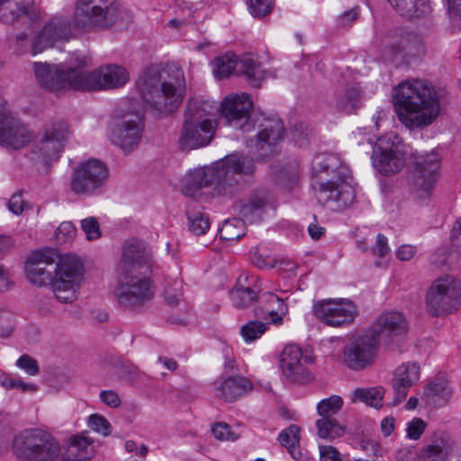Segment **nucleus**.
Segmentation results:
<instances>
[{"label":"nucleus","instance_id":"f257e3e1","mask_svg":"<svg viewBox=\"0 0 461 461\" xmlns=\"http://www.w3.org/2000/svg\"><path fill=\"white\" fill-rule=\"evenodd\" d=\"M89 58L73 54L68 64L52 65L35 62L34 74L41 86L51 91L75 89L81 91H100L123 86L129 80L127 69L119 65L102 66L91 72H84Z\"/></svg>","mask_w":461,"mask_h":461},{"label":"nucleus","instance_id":"f03ea898","mask_svg":"<svg viewBox=\"0 0 461 461\" xmlns=\"http://www.w3.org/2000/svg\"><path fill=\"white\" fill-rule=\"evenodd\" d=\"M152 252L145 243L140 240L125 243L119 266L120 274L113 290L120 307L136 312L152 299Z\"/></svg>","mask_w":461,"mask_h":461},{"label":"nucleus","instance_id":"7ed1b4c3","mask_svg":"<svg viewBox=\"0 0 461 461\" xmlns=\"http://www.w3.org/2000/svg\"><path fill=\"white\" fill-rule=\"evenodd\" d=\"M226 124L236 130L249 131L258 126V132L246 141V146L258 158L272 155L285 135L284 122L276 117L252 116L253 102L249 94L230 95L219 105Z\"/></svg>","mask_w":461,"mask_h":461},{"label":"nucleus","instance_id":"20e7f679","mask_svg":"<svg viewBox=\"0 0 461 461\" xmlns=\"http://www.w3.org/2000/svg\"><path fill=\"white\" fill-rule=\"evenodd\" d=\"M58 254L54 249H41L32 253L25 264L28 280L38 287L51 285L56 298L69 303L77 298L84 276L83 264L74 255H66L55 265Z\"/></svg>","mask_w":461,"mask_h":461},{"label":"nucleus","instance_id":"39448f33","mask_svg":"<svg viewBox=\"0 0 461 461\" xmlns=\"http://www.w3.org/2000/svg\"><path fill=\"white\" fill-rule=\"evenodd\" d=\"M255 169L252 158L238 153L227 155L210 167L189 171L183 179L182 190L185 195L194 197L203 187H210L218 195L232 197L244 177L253 175Z\"/></svg>","mask_w":461,"mask_h":461},{"label":"nucleus","instance_id":"423d86ee","mask_svg":"<svg viewBox=\"0 0 461 461\" xmlns=\"http://www.w3.org/2000/svg\"><path fill=\"white\" fill-rule=\"evenodd\" d=\"M394 106L399 121L410 130L432 125L441 111V95L428 80L411 79L393 89Z\"/></svg>","mask_w":461,"mask_h":461},{"label":"nucleus","instance_id":"0eeeda50","mask_svg":"<svg viewBox=\"0 0 461 461\" xmlns=\"http://www.w3.org/2000/svg\"><path fill=\"white\" fill-rule=\"evenodd\" d=\"M141 100L158 113H171L184 98L185 79L181 67L175 62L148 68L137 81Z\"/></svg>","mask_w":461,"mask_h":461},{"label":"nucleus","instance_id":"6e6552de","mask_svg":"<svg viewBox=\"0 0 461 461\" xmlns=\"http://www.w3.org/2000/svg\"><path fill=\"white\" fill-rule=\"evenodd\" d=\"M312 186L320 202L342 211L356 199L352 176L333 154H319L312 162Z\"/></svg>","mask_w":461,"mask_h":461},{"label":"nucleus","instance_id":"1a4fd4ad","mask_svg":"<svg viewBox=\"0 0 461 461\" xmlns=\"http://www.w3.org/2000/svg\"><path fill=\"white\" fill-rule=\"evenodd\" d=\"M218 104L211 100L192 99L185 112V122L179 138L182 150H191L208 145L213 139Z\"/></svg>","mask_w":461,"mask_h":461},{"label":"nucleus","instance_id":"9d476101","mask_svg":"<svg viewBox=\"0 0 461 461\" xmlns=\"http://www.w3.org/2000/svg\"><path fill=\"white\" fill-rule=\"evenodd\" d=\"M13 452L21 461H54L59 456L61 448L50 432L31 429L14 437Z\"/></svg>","mask_w":461,"mask_h":461},{"label":"nucleus","instance_id":"9b49d317","mask_svg":"<svg viewBox=\"0 0 461 461\" xmlns=\"http://www.w3.org/2000/svg\"><path fill=\"white\" fill-rule=\"evenodd\" d=\"M118 16L115 0H77L74 25L85 32L109 28L116 23Z\"/></svg>","mask_w":461,"mask_h":461},{"label":"nucleus","instance_id":"f8f14e48","mask_svg":"<svg viewBox=\"0 0 461 461\" xmlns=\"http://www.w3.org/2000/svg\"><path fill=\"white\" fill-rule=\"evenodd\" d=\"M410 192L413 199L426 203L439 176L440 161L437 153L412 154Z\"/></svg>","mask_w":461,"mask_h":461},{"label":"nucleus","instance_id":"ddd939ff","mask_svg":"<svg viewBox=\"0 0 461 461\" xmlns=\"http://www.w3.org/2000/svg\"><path fill=\"white\" fill-rule=\"evenodd\" d=\"M144 129L143 114L122 105L110 127V140L124 153H130L140 144Z\"/></svg>","mask_w":461,"mask_h":461},{"label":"nucleus","instance_id":"4468645a","mask_svg":"<svg viewBox=\"0 0 461 461\" xmlns=\"http://www.w3.org/2000/svg\"><path fill=\"white\" fill-rule=\"evenodd\" d=\"M461 283L455 276L446 275L437 278L429 287L425 303L433 316L453 312L460 304Z\"/></svg>","mask_w":461,"mask_h":461},{"label":"nucleus","instance_id":"2eb2a0df","mask_svg":"<svg viewBox=\"0 0 461 461\" xmlns=\"http://www.w3.org/2000/svg\"><path fill=\"white\" fill-rule=\"evenodd\" d=\"M109 176L104 163L90 158L78 164L72 172L69 187L77 195L93 196L100 194Z\"/></svg>","mask_w":461,"mask_h":461},{"label":"nucleus","instance_id":"dca6fc26","mask_svg":"<svg viewBox=\"0 0 461 461\" xmlns=\"http://www.w3.org/2000/svg\"><path fill=\"white\" fill-rule=\"evenodd\" d=\"M378 343V334L375 331L350 337L343 349L345 365L356 371L371 366L376 357Z\"/></svg>","mask_w":461,"mask_h":461},{"label":"nucleus","instance_id":"f3484780","mask_svg":"<svg viewBox=\"0 0 461 461\" xmlns=\"http://www.w3.org/2000/svg\"><path fill=\"white\" fill-rule=\"evenodd\" d=\"M33 137V131L29 126L13 116L6 107L5 98L0 95V145L20 149L28 145Z\"/></svg>","mask_w":461,"mask_h":461},{"label":"nucleus","instance_id":"a211bd4d","mask_svg":"<svg viewBox=\"0 0 461 461\" xmlns=\"http://www.w3.org/2000/svg\"><path fill=\"white\" fill-rule=\"evenodd\" d=\"M69 135V127L65 121H50L43 126L41 135L33 146V152L46 159V162L56 160L63 151Z\"/></svg>","mask_w":461,"mask_h":461},{"label":"nucleus","instance_id":"6ab92c4d","mask_svg":"<svg viewBox=\"0 0 461 461\" xmlns=\"http://www.w3.org/2000/svg\"><path fill=\"white\" fill-rule=\"evenodd\" d=\"M280 363L283 375L291 383L302 384L313 379L310 366L313 365L314 357L303 354L296 345H288L284 348Z\"/></svg>","mask_w":461,"mask_h":461},{"label":"nucleus","instance_id":"aec40b11","mask_svg":"<svg viewBox=\"0 0 461 461\" xmlns=\"http://www.w3.org/2000/svg\"><path fill=\"white\" fill-rule=\"evenodd\" d=\"M314 315L323 323L339 327L351 323L357 314V306L349 300H323L313 306Z\"/></svg>","mask_w":461,"mask_h":461},{"label":"nucleus","instance_id":"412c9836","mask_svg":"<svg viewBox=\"0 0 461 461\" xmlns=\"http://www.w3.org/2000/svg\"><path fill=\"white\" fill-rule=\"evenodd\" d=\"M276 207V199L267 188L260 187L253 190L247 198L238 205L240 217L248 223L260 222L267 210Z\"/></svg>","mask_w":461,"mask_h":461},{"label":"nucleus","instance_id":"4be33fe9","mask_svg":"<svg viewBox=\"0 0 461 461\" xmlns=\"http://www.w3.org/2000/svg\"><path fill=\"white\" fill-rule=\"evenodd\" d=\"M372 159L375 168L385 176L400 172L406 162L403 153L384 137L377 140Z\"/></svg>","mask_w":461,"mask_h":461},{"label":"nucleus","instance_id":"5701e85b","mask_svg":"<svg viewBox=\"0 0 461 461\" xmlns=\"http://www.w3.org/2000/svg\"><path fill=\"white\" fill-rule=\"evenodd\" d=\"M73 37V27L68 18L53 17L40 32L32 45V55L52 47L56 42Z\"/></svg>","mask_w":461,"mask_h":461},{"label":"nucleus","instance_id":"b1692460","mask_svg":"<svg viewBox=\"0 0 461 461\" xmlns=\"http://www.w3.org/2000/svg\"><path fill=\"white\" fill-rule=\"evenodd\" d=\"M420 366L416 363H403L393 373L392 387L393 405H398L407 396L410 388L420 379Z\"/></svg>","mask_w":461,"mask_h":461},{"label":"nucleus","instance_id":"393cba45","mask_svg":"<svg viewBox=\"0 0 461 461\" xmlns=\"http://www.w3.org/2000/svg\"><path fill=\"white\" fill-rule=\"evenodd\" d=\"M288 312V306L285 300L274 293H263L258 297V305L255 309V314L276 326L282 325L284 317Z\"/></svg>","mask_w":461,"mask_h":461},{"label":"nucleus","instance_id":"a878e982","mask_svg":"<svg viewBox=\"0 0 461 461\" xmlns=\"http://www.w3.org/2000/svg\"><path fill=\"white\" fill-rule=\"evenodd\" d=\"M243 284L242 276L238 279L236 286L230 292L231 303L238 309L248 308L255 302L258 303L261 284L258 276H245Z\"/></svg>","mask_w":461,"mask_h":461},{"label":"nucleus","instance_id":"bb28decb","mask_svg":"<svg viewBox=\"0 0 461 461\" xmlns=\"http://www.w3.org/2000/svg\"><path fill=\"white\" fill-rule=\"evenodd\" d=\"M94 454V439L87 432H82L68 439V448L61 461H88Z\"/></svg>","mask_w":461,"mask_h":461},{"label":"nucleus","instance_id":"cd10ccee","mask_svg":"<svg viewBox=\"0 0 461 461\" xmlns=\"http://www.w3.org/2000/svg\"><path fill=\"white\" fill-rule=\"evenodd\" d=\"M406 327L405 319L401 312H388L377 319L375 328L370 331L377 332L379 342L381 336L392 338L405 334Z\"/></svg>","mask_w":461,"mask_h":461},{"label":"nucleus","instance_id":"c85d7f7f","mask_svg":"<svg viewBox=\"0 0 461 461\" xmlns=\"http://www.w3.org/2000/svg\"><path fill=\"white\" fill-rule=\"evenodd\" d=\"M252 389V383L240 375L225 378L217 387L216 396L226 402H234Z\"/></svg>","mask_w":461,"mask_h":461},{"label":"nucleus","instance_id":"c756f323","mask_svg":"<svg viewBox=\"0 0 461 461\" xmlns=\"http://www.w3.org/2000/svg\"><path fill=\"white\" fill-rule=\"evenodd\" d=\"M362 105V90L358 85L347 86L338 93L331 103L333 109L346 114H352Z\"/></svg>","mask_w":461,"mask_h":461},{"label":"nucleus","instance_id":"7c9ffc66","mask_svg":"<svg viewBox=\"0 0 461 461\" xmlns=\"http://www.w3.org/2000/svg\"><path fill=\"white\" fill-rule=\"evenodd\" d=\"M451 450L449 438L440 433L422 447L420 457L422 461H447Z\"/></svg>","mask_w":461,"mask_h":461},{"label":"nucleus","instance_id":"2f4dec72","mask_svg":"<svg viewBox=\"0 0 461 461\" xmlns=\"http://www.w3.org/2000/svg\"><path fill=\"white\" fill-rule=\"evenodd\" d=\"M392 7L402 17L419 18L429 13V0H388Z\"/></svg>","mask_w":461,"mask_h":461},{"label":"nucleus","instance_id":"473e14b6","mask_svg":"<svg viewBox=\"0 0 461 461\" xmlns=\"http://www.w3.org/2000/svg\"><path fill=\"white\" fill-rule=\"evenodd\" d=\"M300 428L297 425H290L279 434L278 440L282 447L287 448L291 456L299 460L302 457V452L299 447Z\"/></svg>","mask_w":461,"mask_h":461},{"label":"nucleus","instance_id":"72a5a7b5","mask_svg":"<svg viewBox=\"0 0 461 461\" xmlns=\"http://www.w3.org/2000/svg\"><path fill=\"white\" fill-rule=\"evenodd\" d=\"M240 64L243 75L246 77L249 83L253 87H259L261 82L267 77V71L261 68L259 63L250 57L242 58Z\"/></svg>","mask_w":461,"mask_h":461},{"label":"nucleus","instance_id":"f704fd0d","mask_svg":"<svg viewBox=\"0 0 461 461\" xmlns=\"http://www.w3.org/2000/svg\"><path fill=\"white\" fill-rule=\"evenodd\" d=\"M318 436L321 438L332 440L341 437L345 432L344 426L334 418H324L316 420Z\"/></svg>","mask_w":461,"mask_h":461},{"label":"nucleus","instance_id":"c9c22d12","mask_svg":"<svg viewBox=\"0 0 461 461\" xmlns=\"http://www.w3.org/2000/svg\"><path fill=\"white\" fill-rule=\"evenodd\" d=\"M237 66V57L233 53L217 57L212 61L213 75L217 79L229 77Z\"/></svg>","mask_w":461,"mask_h":461},{"label":"nucleus","instance_id":"e433bc0d","mask_svg":"<svg viewBox=\"0 0 461 461\" xmlns=\"http://www.w3.org/2000/svg\"><path fill=\"white\" fill-rule=\"evenodd\" d=\"M408 41L404 37L397 40L387 39L383 50V57L391 62H399L404 59L405 50L408 49Z\"/></svg>","mask_w":461,"mask_h":461},{"label":"nucleus","instance_id":"4c0bfd02","mask_svg":"<svg viewBox=\"0 0 461 461\" xmlns=\"http://www.w3.org/2000/svg\"><path fill=\"white\" fill-rule=\"evenodd\" d=\"M246 222L240 218L226 220L221 228L219 229V234L221 240H238L245 235Z\"/></svg>","mask_w":461,"mask_h":461},{"label":"nucleus","instance_id":"58836bf2","mask_svg":"<svg viewBox=\"0 0 461 461\" xmlns=\"http://www.w3.org/2000/svg\"><path fill=\"white\" fill-rule=\"evenodd\" d=\"M26 13V7L18 0H0V21L4 23L11 24Z\"/></svg>","mask_w":461,"mask_h":461},{"label":"nucleus","instance_id":"ea45409f","mask_svg":"<svg viewBox=\"0 0 461 461\" xmlns=\"http://www.w3.org/2000/svg\"><path fill=\"white\" fill-rule=\"evenodd\" d=\"M384 390L382 387L357 388L354 391V401L362 402L371 407H382Z\"/></svg>","mask_w":461,"mask_h":461},{"label":"nucleus","instance_id":"a19ab883","mask_svg":"<svg viewBox=\"0 0 461 461\" xmlns=\"http://www.w3.org/2000/svg\"><path fill=\"white\" fill-rule=\"evenodd\" d=\"M343 406V400L340 396L332 395L329 398L321 400L317 404V412L321 417L332 418L333 415L337 414Z\"/></svg>","mask_w":461,"mask_h":461},{"label":"nucleus","instance_id":"79ce46f5","mask_svg":"<svg viewBox=\"0 0 461 461\" xmlns=\"http://www.w3.org/2000/svg\"><path fill=\"white\" fill-rule=\"evenodd\" d=\"M187 218L189 230L196 236L204 234L210 228L209 217L203 212L188 213Z\"/></svg>","mask_w":461,"mask_h":461},{"label":"nucleus","instance_id":"37998d69","mask_svg":"<svg viewBox=\"0 0 461 461\" xmlns=\"http://www.w3.org/2000/svg\"><path fill=\"white\" fill-rule=\"evenodd\" d=\"M267 323L250 321L240 329V334L247 342H251L260 338L267 330Z\"/></svg>","mask_w":461,"mask_h":461},{"label":"nucleus","instance_id":"c03bdc74","mask_svg":"<svg viewBox=\"0 0 461 461\" xmlns=\"http://www.w3.org/2000/svg\"><path fill=\"white\" fill-rule=\"evenodd\" d=\"M87 425L92 430L104 437L109 436L112 433L111 423L101 414H91L87 418Z\"/></svg>","mask_w":461,"mask_h":461},{"label":"nucleus","instance_id":"a18cd8bd","mask_svg":"<svg viewBox=\"0 0 461 461\" xmlns=\"http://www.w3.org/2000/svg\"><path fill=\"white\" fill-rule=\"evenodd\" d=\"M77 234V229L70 221H63L55 231V240L59 244L72 240Z\"/></svg>","mask_w":461,"mask_h":461},{"label":"nucleus","instance_id":"49530a36","mask_svg":"<svg viewBox=\"0 0 461 461\" xmlns=\"http://www.w3.org/2000/svg\"><path fill=\"white\" fill-rule=\"evenodd\" d=\"M428 389L432 395L438 396L445 402H447L452 395V389L445 380L431 382L429 384Z\"/></svg>","mask_w":461,"mask_h":461},{"label":"nucleus","instance_id":"de8ad7c7","mask_svg":"<svg viewBox=\"0 0 461 461\" xmlns=\"http://www.w3.org/2000/svg\"><path fill=\"white\" fill-rule=\"evenodd\" d=\"M249 13L255 17H264L272 10V0H248Z\"/></svg>","mask_w":461,"mask_h":461},{"label":"nucleus","instance_id":"09e8293b","mask_svg":"<svg viewBox=\"0 0 461 461\" xmlns=\"http://www.w3.org/2000/svg\"><path fill=\"white\" fill-rule=\"evenodd\" d=\"M81 229L88 240H96L101 236L99 223L95 217H87L81 221Z\"/></svg>","mask_w":461,"mask_h":461},{"label":"nucleus","instance_id":"8fccbe9b","mask_svg":"<svg viewBox=\"0 0 461 461\" xmlns=\"http://www.w3.org/2000/svg\"><path fill=\"white\" fill-rule=\"evenodd\" d=\"M212 432L214 437L220 440H236L239 436L231 431L230 427L224 422L216 423L212 428Z\"/></svg>","mask_w":461,"mask_h":461},{"label":"nucleus","instance_id":"3c124183","mask_svg":"<svg viewBox=\"0 0 461 461\" xmlns=\"http://www.w3.org/2000/svg\"><path fill=\"white\" fill-rule=\"evenodd\" d=\"M425 429V421L420 418H414L407 424V437L411 439L417 440L423 434Z\"/></svg>","mask_w":461,"mask_h":461},{"label":"nucleus","instance_id":"603ef678","mask_svg":"<svg viewBox=\"0 0 461 461\" xmlns=\"http://www.w3.org/2000/svg\"><path fill=\"white\" fill-rule=\"evenodd\" d=\"M16 365L30 375H35L39 372L36 360L28 355H23L20 357L16 362Z\"/></svg>","mask_w":461,"mask_h":461},{"label":"nucleus","instance_id":"864d4df0","mask_svg":"<svg viewBox=\"0 0 461 461\" xmlns=\"http://www.w3.org/2000/svg\"><path fill=\"white\" fill-rule=\"evenodd\" d=\"M29 40L26 32H20L15 35L14 41L11 43V48L17 55H23L28 50Z\"/></svg>","mask_w":461,"mask_h":461},{"label":"nucleus","instance_id":"5fc2aeb1","mask_svg":"<svg viewBox=\"0 0 461 461\" xmlns=\"http://www.w3.org/2000/svg\"><path fill=\"white\" fill-rule=\"evenodd\" d=\"M99 396L101 401L110 408H117L121 404V398L118 393L113 390L101 391Z\"/></svg>","mask_w":461,"mask_h":461},{"label":"nucleus","instance_id":"6e6d98bb","mask_svg":"<svg viewBox=\"0 0 461 461\" xmlns=\"http://www.w3.org/2000/svg\"><path fill=\"white\" fill-rule=\"evenodd\" d=\"M372 252L374 255L384 258L389 252V246L387 242V238L379 233L376 237L375 246L372 248Z\"/></svg>","mask_w":461,"mask_h":461},{"label":"nucleus","instance_id":"4d7b16f0","mask_svg":"<svg viewBox=\"0 0 461 461\" xmlns=\"http://www.w3.org/2000/svg\"><path fill=\"white\" fill-rule=\"evenodd\" d=\"M359 16V8L357 6L351 8L348 11L343 12L338 17V23L340 26H348L355 20H357Z\"/></svg>","mask_w":461,"mask_h":461},{"label":"nucleus","instance_id":"13d9d810","mask_svg":"<svg viewBox=\"0 0 461 461\" xmlns=\"http://www.w3.org/2000/svg\"><path fill=\"white\" fill-rule=\"evenodd\" d=\"M8 208L9 210L16 214L19 215L23 212L24 209V201L23 199L22 194H14L8 202Z\"/></svg>","mask_w":461,"mask_h":461},{"label":"nucleus","instance_id":"bf43d9fd","mask_svg":"<svg viewBox=\"0 0 461 461\" xmlns=\"http://www.w3.org/2000/svg\"><path fill=\"white\" fill-rule=\"evenodd\" d=\"M416 253V249L411 245H402L396 252V257L402 261L411 260Z\"/></svg>","mask_w":461,"mask_h":461},{"label":"nucleus","instance_id":"052dcab7","mask_svg":"<svg viewBox=\"0 0 461 461\" xmlns=\"http://www.w3.org/2000/svg\"><path fill=\"white\" fill-rule=\"evenodd\" d=\"M14 285L9 272L0 266V291L5 292L10 290Z\"/></svg>","mask_w":461,"mask_h":461},{"label":"nucleus","instance_id":"680f3d73","mask_svg":"<svg viewBox=\"0 0 461 461\" xmlns=\"http://www.w3.org/2000/svg\"><path fill=\"white\" fill-rule=\"evenodd\" d=\"M164 296L168 304L176 305L180 301L182 293L177 287L174 290L171 288H166Z\"/></svg>","mask_w":461,"mask_h":461},{"label":"nucleus","instance_id":"e2e57ef3","mask_svg":"<svg viewBox=\"0 0 461 461\" xmlns=\"http://www.w3.org/2000/svg\"><path fill=\"white\" fill-rule=\"evenodd\" d=\"M395 420L393 417H386L381 421V430L384 437L390 436L394 429Z\"/></svg>","mask_w":461,"mask_h":461},{"label":"nucleus","instance_id":"0e129e2a","mask_svg":"<svg viewBox=\"0 0 461 461\" xmlns=\"http://www.w3.org/2000/svg\"><path fill=\"white\" fill-rule=\"evenodd\" d=\"M450 16L461 18V0H447Z\"/></svg>","mask_w":461,"mask_h":461},{"label":"nucleus","instance_id":"69168bd1","mask_svg":"<svg viewBox=\"0 0 461 461\" xmlns=\"http://www.w3.org/2000/svg\"><path fill=\"white\" fill-rule=\"evenodd\" d=\"M451 242L454 246H461V219L453 226L451 232Z\"/></svg>","mask_w":461,"mask_h":461},{"label":"nucleus","instance_id":"338daca9","mask_svg":"<svg viewBox=\"0 0 461 461\" xmlns=\"http://www.w3.org/2000/svg\"><path fill=\"white\" fill-rule=\"evenodd\" d=\"M19 378L14 377L9 375H4L0 376V383L3 387L5 389H14L16 388Z\"/></svg>","mask_w":461,"mask_h":461},{"label":"nucleus","instance_id":"774afa93","mask_svg":"<svg viewBox=\"0 0 461 461\" xmlns=\"http://www.w3.org/2000/svg\"><path fill=\"white\" fill-rule=\"evenodd\" d=\"M308 232L312 239L319 240L323 236L325 229L321 226L312 223L308 227Z\"/></svg>","mask_w":461,"mask_h":461}]
</instances>
